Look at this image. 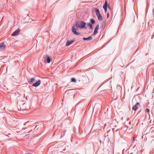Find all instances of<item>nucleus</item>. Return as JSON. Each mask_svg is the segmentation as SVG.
<instances>
[{
  "label": "nucleus",
  "mask_w": 154,
  "mask_h": 154,
  "mask_svg": "<svg viewBox=\"0 0 154 154\" xmlns=\"http://www.w3.org/2000/svg\"><path fill=\"white\" fill-rule=\"evenodd\" d=\"M73 42V41H67L66 43V46H68L71 44Z\"/></svg>",
  "instance_id": "obj_8"
},
{
  "label": "nucleus",
  "mask_w": 154,
  "mask_h": 154,
  "mask_svg": "<svg viewBox=\"0 0 154 154\" xmlns=\"http://www.w3.org/2000/svg\"><path fill=\"white\" fill-rule=\"evenodd\" d=\"M107 2L106 1H105L104 4V5L103 8H107Z\"/></svg>",
  "instance_id": "obj_11"
},
{
  "label": "nucleus",
  "mask_w": 154,
  "mask_h": 154,
  "mask_svg": "<svg viewBox=\"0 0 154 154\" xmlns=\"http://www.w3.org/2000/svg\"><path fill=\"white\" fill-rule=\"evenodd\" d=\"M90 21L91 23L93 24H94L95 23L94 20L93 19H91L90 20Z\"/></svg>",
  "instance_id": "obj_15"
},
{
  "label": "nucleus",
  "mask_w": 154,
  "mask_h": 154,
  "mask_svg": "<svg viewBox=\"0 0 154 154\" xmlns=\"http://www.w3.org/2000/svg\"><path fill=\"white\" fill-rule=\"evenodd\" d=\"M47 58V61L48 63H49L51 62L50 57L49 56H48L47 55H46L45 58Z\"/></svg>",
  "instance_id": "obj_9"
},
{
  "label": "nucleus",
  "mask_w": 154,
  "mask_h": 154,
  "mask_svg": "<svg viewBox=\"0 0 154 154\" xmlns=\"http://www.w3.org/2000/svg\"><path fill=\"white\" fill-rule=\"evenodd\" d=\"M87 25L89 26L91 29H92V26L91 24L90 23H88L87 24Z\"/></svg>",
  "instance_id": "obj_14"
},
{
  "label": "nucleus",
  "mask_w": 154,
  "mask_h": 154,
  "mask_svg": "<svg viewBox=\"0 0 154 154\" xmlns=\"http://www.w3.org/2000/svg\"><path fill=\"white\" fill-rule=\"evenodd\" d=\"M146 112H149V109H146Z\"/></svg>",
  "instance_id": "obj_17"
},
{
  "label": "nucleus",
  "mask_w": 154,
  "mask_h": 154,
  "mask_svg": "<svg viewBox=\"0 0 154 154\" xmlns=\"http://www.w3.org/2000/svg\"><path fill=\"white\" fill-rule=\"evenodd\" d=\"M85 23L83 21H81L79 23H76L75 24H74L72 27V32L75 35H78L80 34V33L76 31V30L77 29L78 27L81 28H86L85 27Z\"/></svg>",
  "instance_id": "obj_1"
},
{
  "label": "nucleus",
  "mask_w": 154,
  "mask_h": 154,
  "mask_svg": "<svg viewBox=\"0 0 154 154\" xmlns=\"http://www.w3.org/2000/svg\"><path fill=\"white\" fill-rule=\"evenodd\" d=\"M99 27V25L97 24V26H96V27L94 29V33L93 34V35H96L97 33V31Z\"/></svg>",
  "instance_id": "obj_3"
},
{
  "label": "nucleus",
  "mask_w": 154,
  "mask_h": 154,
  "mask_svg": "<svg viewBox=\"0 0 154 154\" xmlns=\"http://www.w3.org/2000/svg\"><path fill=\"white\" fill-rule=\"evenodd\" d=\"M104 9L105 10V12H106V11H107V8H104Z\"/></svg>",
  "instance_id": "obj_18"
},
{
  "label": "nucleus",
  "mask_w": 154,
  "mask_h": 154,
  "mask_svg": "<svg viewBox=\"0 0 154 154\" xmlns=\"http://www.w3.org/2000/svg\"><path fill=\"white\" fill-rule=\"evenodd\" d=\"M94 9L95 10L96 14L97 17L101 14L100 13V11L97 8H95Z\"/></svg>",
  "instance_id": "obj_6"
},
{
  "label": "nucleus",
  "mask_w": 154,
  "mask_h": 154,
  "mask_svg": "<svg viewBox=\"0 0 154 154\" xmlns=\"http://www.w3.org/2000/svg\"><path fill=\"white\" fill-rule=\"evenodd\" d=\"M34 79H35V78L34 77V78H32L31 79H30V82L32 83L33 82L34 80Z\"/></svg>",
  "instance_id": "obj_16"
},
{
  "label": "nucleus",
  "mask_w": 154,
  "mask_h": 154,
  "mask_svg": "<svg viewBox=\"0 0 154 154\" xmlns=\"http://www.w3.org/2000/svg\"><path fill=\"white\" fill-rule=\"evenodd\" d=\"M97 17L98 19L99 20H101L102 19L103 17L101 14Z\"/></svg>",
  "instance_id": "obj_12"
},
{
  "label": "nucleus",
  "mask_w": 154,
  "mask_h": 154,
  "mask_svg": "<svg viewBox=\"0 0 154 154\" xmlns=\"http://www.w3.org/2000/svg\"><path fill=\"white\" fill-rule=\"evenodd\" d=\"M109 17V14L108 13L107 14V18Z\"/></svg>",
  "instance_id": "obj_20"
},
{
  "label": "nucleus",
  "mask_w": 154,
  "mask_h": 154,
  "mask_svg": "<svg viewBox=\"0 0 154 154\" xmlns=\"http://www.w3.org/2000/svg\"><path fill=\"white\" fill-rule=\"evenodd\" d=\"M153 12L154 13V8L153 9Z\"/></svg>",
  "instance_id": "obj_21"
},
{
  "label": "nucleus",
  "mask_w": 154,
  "mask_h": 154,
  "mask_svg": "<svg viewBox=\"0 0 154 154\" xmlns=\"http://www.w3.org/2000/svg\"><path fill=\"white\" fill-rule=\"evenodd\" d=\"M6 48V45L4 42H2L1 43V50H4Z\"/></svg>",
  "instance_id": "obj_4"
},
{
  "label": "nucleus",
  "mask_w": 154,
  "mask_h": 154,
  "mask_svg": "<svg viewBox=\"0 0 154 154\" xmlns=\"http://www.w3.org/2000/svg\"><path fill=\"white\" fill-rule=\"evenodd\" d=\"M139 105V103H137V104L135 105V106H134L133 107V109L135 110H136V109H137V106Z\"/></svg>",
  "instance_id": "obj_10"
},
{
  "label": "nucleus",
  "mask_w": 154,
  "mask_h": 154,
  "mask_svg": "<svg viewBox=\"0 0 154 154\" xmlns=\"http://www.w3.org/2000/svg\"><path fill=\"white\" fill-rule=\"evenodd\" d=\"M41 83V81L40 80H38L35 83L33 84L32 86L34 87H36L39 85Z\"/></svg>",
  "instance_id": "obj_5"
},
{
  "label": "nucleus",
  "mask_w": 154,
  "mask_h": 154,
  "mask_svg": "<svg viewBox=\"0 0 154 154\" xmlns=\"http://www.w3.org/2000/svg\"><path fill=\"white\" fill-rule=\"evenodd\" d=\"M20 29H18L16 31L13 33L12 35V36H15L18 35L20 32Z\"/></svg>",
  "instance_id": "obj_2"
},
{
  "label": "nucleus",
  "mask_w": 154,
  "mask_h": 154,
  "mask_svg": "<svg viewBox=\"0 0 154 154\" xmlns=\"http://www.w3.org/2000/svg\"><path fill=\"white\" fill-rule=\"evenodd\" d=\"M71 82H73L75 83L76 82V79L74 78H71Z\"/></svg>",
  "instance_id": "obj_13"
},
{
  "label": "nucleus",
  "mask_w": 154,
  "mask_h": 154,
  "mask_svg": "<svg viewBox=\"0 0 154 154\" xmlns=\"http://www.w3.org/2000/svg\"><path fill=\"white\" fill-rule=\"evenodd\" d=\"M25 154H33L32 153H26Z\"/></svg>",
  "instance_id": "obj_19"
},
{
  "label": "nucleus",
  "mask_w": 154,
  "mask_h": 154,
  "mask_svg": "<svg viewBox=\"0 0 154 154\" xmlns=\"http://www.w3.org/2000/svg\"><path fill=\"white\" fill-rule=\"evenodd\" d=\"M83 40L85 41L91 40L92 39L91 36H90L88 38H83Z\"/></svg>",
  "instance_id": "obj_7"
}]
</instances>
